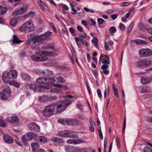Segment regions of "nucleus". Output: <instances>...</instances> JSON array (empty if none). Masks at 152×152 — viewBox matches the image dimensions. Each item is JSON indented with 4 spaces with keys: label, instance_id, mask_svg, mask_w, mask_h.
<instances>
[{
    "label": "nucleus",
    "instance_id": "obj_23",
    "mask_svg": "<svg viewBox=\"0 0 152 152\" xmlns=\"http://www.w3.org/2000/svg\"><path fill=\"white\" fill-rule=\"evenodd\" d=\"M17 22L18 19L15 17H13L10 20V25L12 27L15 26L17 25Z\"/></svg>",
    "mask_w": 152,
    "mask_h": 152
},
{
    "label": "nucleus",
    "instance_id": "obj_62",
    "mask_svg": "<svg viewBox=\"0 0 152 152\" xmlns=\"http://www.w3.org/2000/svg\"><path fill=\"white\" fill-rule=\"evenodd\" d=\"M73 97V96H72L71 95H66L65 96H62L61 98H67L69 99H71Z\"/></svg>",
    "mask_w": 152,
    "mask_h": 152
},
{
    "label": "nucleus",
    "instance_id": "obj_13",
    "mask_svg": "<svg viewBox=\"0 0 152 152\" xmlns=\"http://www.w3.org/2000/svg\"><path fill=\"white\" fill-rule=\"evenodd\" d=\"M28 129L31 131L39 132L40 130L39 126L34 123H31L28 126Z\"/></svg>",
    "mask_w": 152,
    "mask_h": 152
},
{
    "label": "nucleus",
    "instance_id": "obj_51",
    "mask_svg": "<svg viewBox=\"0 0 152 152\" xmlns=\"http://www.w3.org/2000/svg\"><path fill=\"white\" fill-rule=\"evenodd\" d=\"M69 31L72 34V35L73 36H75V35L74 34L75 33V31L74 29L72 28H69Z\"/></svg>",
    "mask_w": 152,
    "mask_h": 152
},
{
    "label": "nucleus",
    "instance_id": "obj_14",
    "mask_svg": "<svg viewBox=\"0 0 152 152\" xmlns=\"http://www.w3.org/2000/svg\"><path fill=\"white\" fill-rule=\"evenodd\" d=\"M6 121L9 123L17 124L18 123L19 119L15 115H12L8 117L6 119Z\"/></svg>",
    "mask_w": 152,
    "mask_h": 152
},
{
    "label": "nucleus",
    "instance_id": "obj_47",
    "mask_svg": "<svg viewBox=\"0 0 152 152\" xmlns=\"http://www.w3.org/2000/svg\"><path fill=\"white\" fill-rule=\"evenodd\" d=\"M34 12H31L27 13L26 15L27 16L30 17L31 18L33 17L34 16Z\"/></svg>",
    "mask_w": 152,
    "mask_h": 152
},
{
    "label": "nucleus",
    "instance_id": "obj_25",
    "mask_svg": "<svg viewBox=\"0 0 152 152\" xmlns=\"http://www.w3.org/2000/svg\"><path fill=\"white\" fill-rule=\"evenodd\" d=\"M103 54H101L100 55V56L99 58V61L100 62H102V63L105 64H110V62L109 60L107 59H103Z\"/></svg>",
    "mask_w": 152,
    "mask_h": 152
},
{
    "label": "nucleus",
    "instance_id": "obj_22",
    "mask_svg": "<svg viewBox=\"0 0 152 152\" xmlns=\"http://www.w3.org/2000/svg\"><path fill=\"white\" fill-rule=\"evenodd\" d=\"M51 140L53 142L57 143H62L64 142V141L62 139L56 137H52L51 138Z\"/></svg>",
    "mask_w": 152,
    "mask_h": 152
},
{
    "label": "nucleus",
    "instance_id": "obj_5",
    "mask_svg": "<svg viewBox=\"0 0 152 152\" xmlns=\"http://www.w3.org/2000/svg\"><path fill=\"white\" fill-rule=\"evenodd\" d=\"M38 84H48L54 83L55 82V78L46 77H40L37 78L36 80Z\"/></svg>",
    "mask_w": 152,
    "mask_h": 152
},
{
    "label": "nucleus",
    "instance_id": "obj_24",
    "mask_svg": "<svg viewBox=\"0 0 152 152\" xmlns=\"http://www.w3.org/2000/svg\"><path fill=\"white\" fill-rule=\"evenodd\" d=\"M53 86L59 88L61 89V91L62 89L64 90H67L68 89V87L65 85H61L59 84H54Z\"/></svg>",
    "mask_w": 152,
    "mask_h": 152
},
{
    "label": "nucleus",
    "instance_id": "obj_50",
    "mask_svg": "<svg viewBox=\"0 0 152 152\" xmlns=\"http://www.w3.org/2000/svg\"><path fill=\"white\" fill-rule=\"evenodd\" d=\"M79 39L82 42V44L83 45H84V39H83V35L81 34H80V36H79Z\"/></svg>",
    "mask_w": 152,
    "mask_h": 152
},
{
    "label": "nucleus",
    "instance_id": "obj_20",
    "mask_svg": "<svg viewBox=\"0 0 152 152\" xmlns=\"http://www.w3.org/2000/svg\"><path fill=\"white\" fill-rule=\"evenodd\" d=\"M42 53L43 56H46V57H47V56L50 57L54 56L57 55L54 52L44 50Z\"/></svg>",
    "mask_w": 152,
    "mask_h": 152
},
{
    "label": "nucleus",
    "instance_id": "obj_27",
    "mask_svg": "<svg viewBox=\"0 0 152 152\" xmlns=\"http://www.w3.org/2000/svg\"><path fill=\"white\" fill-rule=\"evenodd\" d=\"M37 139L39 140V142L41 143H45L47 141V138L43 136H39L38 137Z\"/></svg>",
    "mask_w": 152,
    "mask_h": 152
},
{
    "label": "nucleus",
    "instance_id": "obj_52",
    "mask_svg": "<svg viewBox=\"0 0 152 152\" xmlns=\"http://www.w3.org/2000/svg\"><path fill=\"white\" fill-rule=\"evenodd\" d=\"M130 4V2H125L124 3H123L121 5V6L122 7H125L129 5Z\"/></svg>",
    "mask_w": 152,
    "mask_h": 152
},
{
    "label": "nucleus",
    "instance_id": "obj_18",
    "mask_svg": "<svg viewBox=\"0 0 152 152\" xmlns=\"http://www.w3.org/2000/svg\"><path fill=\"white\" fill-rule=\"evenodd\" d=\"M3 139L5 142L8 144H11L14 142L12 137L7 134H5L4 135Z\"/></svg>",
    "mask_w": 152,
    "mask_h": 152
},
{
    "label": "nucleus",
    "instance_id": "obj_31",
    "mask_svg": "<svg viewBox=\"0 0 152 152\" xmlns=\"http://www.w3.org/2000/svg\"><path fill=\"white\" fill-rule=\"evenodd\" d=\"M7 11V8L4 7L0 6V15L4 14Z\"/></svg>",
    "mask_w": 152,
    "mask_h": 152
},
{
    "label": "nucleus",
    "instance_id": "obj_36",
    "mask_svg": "<svg viewBox=\"0 0 152 152\" xmlns=\"http://www.w3.org/2000/svg\"><path fill=\"white\" fill-rule=\"evenodd\" d=\"M42 73H44V75H52L53 74V72L52 71H50L48 69H46L44 72H42Z\"/></svg>",
    "mask_w": 152,
    "mask_h": 152
},
{
    "label": "nucleus",
    "instance_id": "obj_28",
    "mask_svg": "<svg viewBox=\"0 0 152 152\" xmlns=\"http://www.w3.org/2000/svg\"><path fill=\"white\" fill-rule=\"evenodd\" d=\"M31 146L32 150L34 151H36L37 149L39 147V145L37 142L32 143Z\"/></svg>",
    "mask_w": 152,
    "mask_h": 152
},
{
    "label": "nucleus",
    "instance_id": "obj_57",
    "mask_svg": "<svg viewBox=\"0 0 152 152\" xmlns=\"http://www.w3.org/2000/svg\"><path fill=\"white\" fill-rule=\"evenodd\" d=\"M58 122L62 124H65V121L63 119H60L58 120Z\"/></svg>",
    "mask_w": 152,
    "mask_h": 152
},
{
    "label": "nucleus",
    "instance_id": "obj_37",
    "mask_svg": "<svg viewBox=\"0 0 152 152\" xmlns=\"http://www.w3.org/2000/svg\"><path fill=\"white\" fill-rule=\"evenodd\" d=\"M134 23L133 22H132L131 23V24L128 27L127 30V31L128 33H129L131 32L134 26Z\"/></svg>",
    "mask_w": 152,
    "mask_h": 152
},
{
    "label": "nucleus",
    "instance_id": "obj_58",
    "mask_svg": "<svg viewBox=\"0 0 152 152\" xmlns=\"http://www.w3.org/2000/svg\"><path fill=\"white\" fill-rule=\"evenodd\" d=\"M98 132L99 134V136L101 139H102L103 138V135L102 134V133L101 132V129H99L98 130Z\"/></svg>",
    "mask_w": 152,
    "mask_h": 152
},
{
    "label": "nucleus",
    "instance_id": "obj_45",
    "mask_svg": "<svg viewBox=\"0 0 152 152\" xmlns=\"http://www.w3.org/2000/svg\"><path fill=\"white\" fill-rule=\"evenodd\" d=\"M104 21V20L102 18H98L97 20L98 23V24H102Z\"/></svg>",
    "mask_w": 152,
    "mask_h": 152
},
{
    "label": "nucleus",
    "instance_id": "obj_34",
    "mask_svg": "<svg viewBox=\"0 0 152 152\" xmlns=\"http://www.w3.org/2000/svg\"><path fill=\"white\" fill-rule=\"evenodd\" d=\"M50 92L56 93H60L61 92V89L59 88H54L50 89Z\"/></svg>",
    "mask_w": 152,
    "mask_h": 152
},
{
    "label": "nucleus",
    "instance_id": "obj_59",
    "mask_svg": "<svg viewBox=\"0 0 152 152\" xmlns=\"http://www.w3.org/2000/svg\"><path fill=\"white\" fill-rule=\"evenodd\" d=\"M77 29L80 32H82L83 31V29L82 27L79 26H78L77 27Z\"/></svg>",
    "mask_w": 152,
    "mask_h": 152
},
{
    "label": "nucleus",
    "instance_id": "obj_4",
    "mask_svg": "<svg viewBox=\"0 0 152 152\" xmlns=\"http://www.w3.org/2000/svg\"><path fill=\"white\" fill-rule=\"evenodd\" d=\"M18 76L17 71L15 70H11L9 72L4 73L2 75V79L5 83H8L10 78L15 79Z\"/></svg>",
    "mask_w": 152,
    "mask_h": 152
},
{
    "label": "nucleus",
    "instance_id": "obj_16",
    "mask_svg": "<svg viewBox=\"0 0 152 152\" xmlns=\"http://www.w3.org/2000/svg\"><path fill=\"white\" fill-rule=\"evenodd\" d=\"M32 59L36 61H46L48 59V57L46 56H39L38 55H34L31 56Z\"/></svg>",
    "mask_w": 152,
    "mask_h": 152
},
{
    "label": "nucleus",
    "instance_id": "obj_10",
    "mask_svg": "<svg viewBox=\"0 0 152 152\" xmlns=\"http://www.w3.org/2000/svg\"><path fill=\"white\" fill-rule=\"evenodd\" d=\"M28 87L31 90L34 91H42V89L46 88V87L42 86L37 85L36 84H31L27 85Z\"/></svg>",
    "mask_w": 152,
    "mask_h": 152
},
{
    "label": "nucleus",
    "instance_id": "obj_11",
    "mask_svg": "<svg viewBox=\"0 0 152 152\" xmlns=\"http://www.w3.org/2000/svg\"><path fill=\"white\" fill-rule=\"evenodd\" d=\"M139 53L141 57H148L152 55V51L149 49H142L139 50Z\"/></svg>",
    "mask_w": 152,
    "mask_h": 152
},
{
    "label": "nucleus",
    "instance_id": "obj_55",
    "mask_svg": "<svg viewBox=\"0 0 152 152\" xmlns=\"http://www.w3.org/2000/svg\"><path fill=\"white\" fill-rule=\"evenodd\" d=\"M90 21L91 23V24H90L91 25H93V26H94L96 25V22L93 19H90Z\"/></svg>",
    "mask_w": 152,
    "mask_h": 152
},
{
    "label": "nucleus",
    "instance_id": "obj_53",
    "mask_svg": "<svg viewBox=\"0 0 152 152\" xmlns=\"http://www.w3.org/2000/svg\"><path fill=\"white\" fill-rule=\"evenodd\" d=\"M126 126V118H124V122L123 123V131L122 132L123 133L124 132V130L125 129Z\"/></svg>",
    "mask_w": 152,
    "mask_h": 152
},
{
    "label": "nucleus",
    "instance_id": "obj_21",
    "mask_svg": "<svg viewBox=\"0 0 152 152\" xmlns=\"http://www.w3.org/2000/svg\"><path fill=\"white\" fill-rule=\"evenodd\" d=\"M151 78L150 77H141L140 79L141 83L143 84H145L151 82Z\"/></svg>",
    "mask_w": 152,
    "mask_h": 152
},
{
    "label": "nucleus",
    "instance_id": "obj_61",
    "mask_svg": "<svg viewBox=\"0 0 152 152\" xmlns=\"http://www.w3.org/2000/svg\"><path fill=\"white\" fill-rule=\"evenodd\" d=\"M81 22L82 24L85 26H86L87 25V22L85 20H82Z\"/></svg>",
    "mask_w": 152,
    "mask_h": 152
},
{
    "label": "nucleus",
    "instance_id": "obj_42",
    "mask_svg": "<svg viewBox=\"0 0 152 152\" xmlns=\"http://www.w3.org/2000/svg\"><path fill=\"white\" fill-rule=\"evenodd\" d=\"M0 125L3 127H5L7 126L6 123L3 120L0 119Z\"/></svg>",
    "mask_w": 152,
    "mask_h": 152
},
{
    "label": "nucleus",
    "instance_id": "obj_46",
    "mask_svg": "<svg viewBox=\"0 0 152 152\" xmlns=\"http://www.w3.org/2000/svg\"><path fill=\"white\" fill-rule=\"evenodd\" d=\"M62 32L63 34L69 35V32L67 29H66L62 28L61 29Z\"/></svg>",
    "mask_w": 152,
    "mask_h": 152
},
{
    "label": "nucleus",
    "instance_id": "obj_26",
    "mask_svg": "<svg viewBox=\"0 0 152 152\" xmlns=\"http://www.w3.org/2000/svg\"><path fill=\"white\" fill-rule=\"evenodd\" d=\"M133 41L137 44H147V42L143 40L140 39H135L133 40Z\"/></svg>",
    "mask_w": 152,
    "mask_h": 152
},
{
    "label": "nucleus",
    "instance_id": "obj_44",
    "mask_svg": "<svg viewBox=\"0 0 152 152\" xmlns=\"http://www.w3.org/2000/svg\"><path fill=\"white\" fill-rule=\"evenodd\" d=\"M104 47L105 50H106L110 51V49L108 46V44L106 42H104Z\"/></svg>",
    "mask_w": 152,
    "mask_h": 152
},
{
    "label": "nucleus",
    "instance_id": "obj_49",
    "mask_svg": "<svg viewBox=\"0 0 152 152\" xmlns=\"http://www.w3.org/2000/svg\"><path fill=\"white\" fill-rule=\"evenodd\" d=\"M119 27L120 29L122 31H124L125 29V26L122 23H120L119 24Z\"/></svg>",
    "mask_w": 152,
    "mask_h": 152
},
{
    "label": "nucleus",
    "instance_id": "obj_56",
    "mask_svg": "<svg viewBox=\"0 0 152 152\" xmlns=\"http://www.w3.org/2000/svg\"><path fill=\"white\" fill-rule=\"evenodd\" d=\"M97 93L98 96L99 98H101L102 97V95L100 90L99 89H98L97 90Z\"/></svg>",
    "mask_w": 152,
    "mask_h": 152
},
{
    "label": "nucleus",
    "instance_id": "obj_1",
    "mask_svg": "<svg viewBox=\"0 0 152 152\" xmlns=\"http://www.w3.org/2000/svg\"><path fill=\"white\" fill-rule=\"evenodd\" d=\"M71 103L70 100L65 99L60 100L57 105L55 103L50 104L44 108L43 111V115L46 117H49L53 115L55 112L57 113L63 112Z\"/></svg>",
    "mask_w": 152,
    "mask_h": 152
},
{
    "label": "nucleus",
    "instance_id": "obj_30",
    "mask_svg": "<svg viewBox=\"0 0 152 152\" xmlns=\"http://www.w3.org/2000/svg\"><path fill=\"white\" fill-rule=\"evenodd\" d=\"M148 144L151 147H145L143 149L144 152H152V144L150 143H148Z\"/></svg>",
    "mask_w": 152,
    "mask_h": 152
},
{
    "label": "nucleus",
    "instance_id": "obj_39",
    "mask_svg": "<svg viewBox=\"0 0 152 152\" xmlns=\"http://www.w3.org/2000/svg\"><path fill=\"white\" fill-rule=\"evenodd\" d=\"M44 50H38L35 51V53L36 54H38V56H43V52Z\"/></svg>",
    "mask_w": 152,
    "mask_h": 152
},
{
    "label": "nucleus",
    "instance_id": "obj_15",
    "mask_svg": "<svg viewBox=\"0 0 152 152\" xmlns=\"http://www.w3.org/2000/svg\"><path fill=\"white\" fill-rule=\"evenodd\" d=\"M152 62L149 60H143L140 61L138 63V65L140 66L148 67L151 65Z\"/></svg>",
    "mask_w": 152,
    "mask_h": 152
},
{
    "label": "nucleus",
    "instance_id": "obj_64",
    "mask_svg": "<svg viewBox=\"0 0 152 152\" xmlns=\"http://www.w3.org/2000/svg\"><path fill=\"white\" fill-rule=\"evenodd\" d=\"M72 10L73 12H72L71 13L73 14H75L77 12V10L75 9V8L72 9Z\"/></svg>",
    "mask_w": 152,
    "mask_h": 152
},
{
    "label": "nucleus",
    "instance_id": "obj_9",
    "mask_svg": "<svg viewBox=\"0 0 152 152\" xmlns=\"http://www.w3.org/2000/svg\"><path fill=\"white\" fill-rule=\"evenodd\" d=\"M27 10V6H23L18 9L14 10L12 13L13 16H16L18 15H22L26 13Z\"/></svg>",
    "mask_w": 152,
    "mask_h": 152
},
{
    "label": "nucleus",
    "instance_id": "obj_63",
    "mask_svg": "<svg viewBox=\"0 0 152 152\" xmlns=\"http://www.w3.org/2000/svg\"><path fill=\"white\" fill-rule=\"evenodd\" d=\"M49 2L51 4H53L55 6H57L56 4L54 2L53 0H49Z\"/></svg>",
    "mask_w": 152,
    "mask_h": 152
},
{
    "label": "nucleus",
    "instance_id": "obj_12",
    "mask_svg": "<svg viewBox=\"0 0 152 152\" xmlns=\"http://www.w3.org/2000/svg\"><path fill=\"white\" fill-rule=\"evenodd\" d=\"M70 132L69 130H66L60 131L58 133V135L60 136L63 137H69L72 138H77L78 136L77 134H72L69 135Z\"/></svg>",
    "mask_w": 152,
    "mask_h": 152
},
{
    "label": "nucleus",
    "instance_id": "obj_32",
    "mask_svg": "<svg viewBox=\"0 0 152 152\" xmlns=\"http://www.w3.org/2000/svg\"><path fill=\"white\" fill-rule=\"evenodd\" d=\"M57 82L58 83H63L65 82V80L64 78L61 76L57 77L56 78Z\"/></svg>",
    "mask_w": 152,
    "mask_h": 152
},
{
    "label": "nucleus",
    "instance_id": "obj_3",
    "mask_svg": "<svg viewBox=\"0 0 152 152\" xmlns=\"http://www.w3.org/2000/svg\"><path fill=\"white\" fill-rule=\"evenodd\" d=\"M34 29V26L33 22L31 20H29L20 26L19 30L20 31L29 33L33 31Z\"/></svg>",
    "mask_w": 152,
    "mask_h": 152
},
{
    "label": "nucleus",
    "instance_id": "obj_35",
    "mask_svg": "<svg viewBox=\"0 0 152 152\" xmlns=\"http://www.w3.org/2000/svg\"><path fill=\"white\" fill-rule=\"evenodd\" d=\"M45 39H47L49 37H51L52 35V33L50 31H48L45 34H43Z\"/></svg>",
    "mask_w": 152,
    "mask_h": 152
},
{
    "label": "nucleus",
    "instance_id": "obj_17",
    "mask_svg": "<svg viewBox=\"0 0 152 152\" xmlns=\"http://www.w3.org/2000/svg\"><path fill=\"white\" fill-rule=\"evenodd\" d=\"M67 142L68 144L73 145H76L85 143V142L84 140L80 139H69L67 140Z\"/></svg>",
    "mask_w": 152,
    "mask_h": 152
},
{
    "label": "nucleus",
    "instance_id": "obj_29",
    "mask_svg": "<svg viewBox=\"0 0 152 152\" xmlns=\"http://www.w3.org/2000/svg\"><path fill=\"white\" fill-rule=\"evenodd\" d=\"M12 41L14 44H18L22 42L21 41L19 40L18 38L15 35H13V39Z\"/></svg>",
    "mask_w": 152,
    "mask_h": 152
},
{
    "label": "nucleus",
    "instance_id": "obj_7",
    "mask_svg": "<svg viewBox=\"0 0 152 152\" xmlns=\"http://www.w3.org/2000/svg\"><path fill=\"white\" fill-rule=\"evenodd\" d=\"M37 134L32 132H28L23 135L22 137V140L23 143L27 141L31 140L36 137Z\"/></svg>",
    "mask_w": 152,
    "mask_h": 152
},
{
    "label": "nucleus",
    "instance_id": "obj_54",
    "mask_svg": "<svg viewBox=\"0 0 152 152\" xmlns=\"http://www.w3.org/2000/svg\"><path fill=\"white\" fill-rule=\"evenodd\" d=\"M37 4L41 8V9L43 11L45 10V9L43 7V5H42V4H41V3L39 1H37Z\"/></svg>",
    "mask_w": 152,
    "mask_h": 152
},
{
    "label": "nucleus",
    "instance_id": "obj_33",
    "mask_svg": "<svg viewBox=\"0 0 152 152\" xmlns=\"http://www.w3.org/2000/svg\"><path fill=\"white\" fill-rule=\"evenodd\" d=\"M91 42L94 46L98 49V45L97 43L98 42L97 38L96 37H94L93 39L91 40Z\"/></svg>",
    "mask_w": 152,
    "mask_h": 152
},
{
    "label": "nucleus",
    "instance_id": "obj_43",
    "mask_svg": "<svg viewBox=\"0 0 152 152\" xmlns=\"http://www.w3.org/2000/svg\"><path fill=\"white\" fill-rule=\"evenodd\" d=\"M116 142L117 146L118 149H120V139L119 137H117L116 138Z\"/></svg>",
    "mask_w": 152,
    "mask_h": 152
},
{
    "label": "nucleus",
    "instance_id": "obj_40",
    "mask_svg": "<svg viewBox=\"0 0 152 152\" xmlns=\"http://www.w3.org/2000/svg\"><path fill=\"white\" fill-rule=\"evenodd\" d=\"M109 31L111 33H114L116 32V29L114 27L112 26L110 28Z\"/></svg>",
    "mask_w": 152,
    "mask_h": 152
},
{
    "label": "nucleus",
    "instance_id": "obj_48",
    "mask_svg": "<svg viewBox=\"0 0 152 152\" xmlns=\"http://www.w3.org/2000/svg\"><path fill=\"white\" fill-rule=\"evenodd\" d=\"M108 64H104L101 66V68L103 70H106L109 67V66L108 65Z\"/></svg>",
    "mask_w": 152,
    "mask_h": 152
},
{
    "label": "nucleus",
    "instance_id": "obj_38",
    "mask_svg": "<svg viewBox=\"0 0 152 152\" xmlns=\"http://www.w3.org/2000/svg\"><path fill=\"white\" fill-rule=\"evenodd\" d=\"M23 78L25 80H28L30 78V76L26 74H25L22 75Z\"/></svg>",
    "mask_w": 152,
    "mask_h": 152
},
{
    "label": "nucleus",
    "instance_id": "obj_8",
    "mask_svg": "<svg viewBox=\"0 0 152 152\" xmlns=\"http://www.w3.org/2000/svg\"><path fill=\"white\" fill-rule=\"evenodd\" d=\"M11 91L8 86H6L3 91L1 93V98L2 100L8 99L10 96Z\"/></svg>",
    "mask_w": 152,
    "mask_h": 152
},
{
    "label": "nucleus",
    "instance_id": "obj_19",
    "mask_svg": "<svg viewBox=\"0 0 152 152\" xmlns=\"http://www.w3.org/2000/svg\"><path fill=\"white\" fill-rule=\"evenodd\" d=\"M66 123L68 125H75L77 124V121L75 119H68L66 120Z\"/></svg>",
    "mask_w": 152,
    "mask_h": 152
},
{
    "label": "nucleus",
    "instance_id": "obj_2",
    "mask_svg": "<svg viewBox=\"0 0 152 152\" xmlns=\"http://www.w3.org/2000/svg\"><path fill=\"white\" fill-rule=\"evenodd\" d=\"M28 42L31 44V48L34 50H37L40 48L39 42L46 40L43 34L34 36L32 34H30L27 36Z\"/></svg>",
    "mask_w": 152,
    "mask_h": 152
},
{
    "label": "nucleus",
    "instance_id": "obj_41",
    "mask_svg": "<svg viewBox=\"0 0 152 152\" xmlns=\"http://www.w3.org/2000/svg\"><path fill=\"white\" fill-rule=\"evenodd\" d=\"M12 84L14 86L16 87H18L20 86L19 84L16 81H15L14 80H12L11 82Z\"/></svg>",
    "mask_w": 152,
    "mask_h": 152
},
{
    "label": "nucleus",
    "instance_id": "obj_6",
    "mask_svg": "<svg viewBox=\"0 0 152 152\" xmlns=\"http://www.w3.org/2000/svg\"><path fill=\"white\" fill-rule=\"evenodd\" d=\"M57 97L56 96L44 95L39 96V100L41 102H46L53 101L56 100Z\"/></svg>",
    "mask_w": 152,
    "mask_h": 152
},
{
    "label": "nucleus",
    "instance_id": "obj_60",
    "mask_svg": "<svg viewBox=\"0 0 152 152\" xmlns=\"http://www.w3.org/2000/svg\"><path fill=\"white\" fill-rule=\"evenodd\" d=\"M106 12L108 14H111L113 13V11L112 10H107Z\"/></svg>",
    "mask_w": 152,
    "mask_h": 152
}]
</instances>
